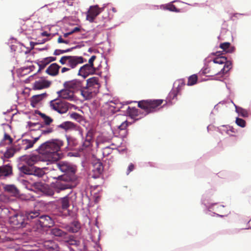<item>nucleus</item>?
<instances>
[{"label": "nucleus", "mask_w": 251, "mask_h": 251, "mask_svg": "<svg viewBox=\"0 0 251 251\" xmlns=\"http://www.w3.org/2000/svg\"><path fill=\"white\" fill-rule=\"evenodd\" d=\"M63 142L60 140L47 141L42 144L38 148V152L41 155H33L26 157V162L29 166H32L38 161L43 160L48 162L57 161L61 158V153L59 152Z\"/></svg>", "instance_id": "obj_1"}, {"label": "nucleus", "mask_w": 251, "mask_h": 251, "mask_svg": "<svg viewBox=\"0 0 251 251\" xmlns=\"http://www.w3.org/2000/svg\"><path fill=\"white\" fill-rule=\"evenodd\" d=\"M28 221L35 223L36 228L50 227L54 225V221L48 215H41L39 210L30 211L26 214Z\"/></svg>", "instance_id": "obj_2"}, {"label": "nucleus", "mask_w": 251, "mask_h": 251, "mask_svg": "<svg viewBox=\"0 0 251 251\" xmlns=\"http://www.w3.org/2000/svg\"><path fill=\"white\" fill-rule=\"evenodd\" d=\"M87 61L86 59L80 56L64 55L62 56L59 62L64 67L61 68V73L64 74L75 69L78 65Z\"/></svg>", "instance_id": "obj_3"}, {"label": "nucleus", "mask_w": 251, "mask_h": 251, "mask_svg": "<svg viewBox=\"0 0 251 251\" xmlns=\"http://www.w3.org/2000/svg\"><path fill=\"white\" fill-rule=\"evenodd\" d=\"M57 168L62 172L63 175L58 176V177L67 181L75 180V169L71 164L65 162H60L57 164Z\"/></svg>", "instance_id": "obj_4"}, {"label": "nucleus", "mask_w": 251, "mask_h": 251, "mask_svg": "<svg viewBox=\"0 0 251 251\" xmlns=\"http://www.w3.org/2000/svg\"><path fill=\"white\" fill-rule=\"evenodd\" d=\"M163 101L164 100L161 99L142 100L138 102V105L144 110L147 114H149L158 110Z\"/></svg>", "instance_id": "obj_5"}, {"label": "nucleus", "mask_w": 251, "mask_h": 251, "mask_svg": "<svg viewBox=\"0 0 251 251\" xmlns=\"http://www.w3.org/2000/svg\"><path fill=\"white\" fill-rule=\"evenodd\" d=\"M224 65V66L221 69V78L223 77V75L228 74L233 67L232 61L231 58H228V57L223 55V53L222 51H221V65ZM221 82L226 86V88L230 92V88L227 85L226 82L222 80V79H221Z\"/></svg>", "instance_id": "obj_6"}, {"label": "nucleus", "mask_w": 251, "mask_h": 251, "mask_svg": "<svg viewBox=\"0 0 251 251\" xmlns=\"http://www.w3.org/2000/svg\"><path fill=\"white\" fill-rule=\"evenodd\" d=\"M50 108L60 114L66 113L69 110V103L60 99H55L50 102Z\"/></svg>", "instance_id": "obj_7"}, {"label": "nucleus", "mask_w": 251, "mask_h": 251, "mask_svg": "<svg viewBox=\"0 0 251 251\" xmlns=\"http://www.w3.org/2000/svg\"><path fill=\"white\" fill-rule=\"evenodd\" d=\"M84 83V80L74 79L71 80L66 81L63 83V87L65 88L69 89L74 93L80 91L82 89V85Z\"/></svg>", "instance_id": "obj_8"}, {"label": "nucleus", "mask_w": 251, "mask_h": 251, "mask_svg": "<svg viewBox=\"0 0 251 251\" xmlns=\"http://www.w3.org/2000/svg\"><path fill=\"white\" fill-rule=\"evenodd\" d=\"M103 8H99L98 5L90 6L87 12L86 19L90 22H93L96 17L103 10Z\"/></svg>", "instance_id": "obj_9"}, {"label": "nucleus", "mask_w": 251, "mask_h": 251, "mask_svg": "<svg viewBox=\"0 0 251 251\" xmlns=\"http://www.w3.org/2000/svg\"><path fill=\"white\" fill-rule=\"evenodd\" d=\"M96 71V69L95 67L86 64L79 68L77 75L85 78L89 75L94 74Z\"/></svg>", "instance_id": "obj_10"}, {"label": "nucleus", "mask_w": 251, "mask_h": 251, "mask_svg": "<svg viewBox=\"0 0 251 251\" xmlns=\"http://www.w3.org/2000/svg\"><path fill=\"white\" fill-rule=\"evenodd\" d=\"M82 89H80L81 96L85 100H88L92 99L97 94V92L93 89L88 87L86 85H82Z\"/></svg>", "instance_id": "obj_11"}, {"label": "nucleus", "mask_w": 251, "mask_h": 251, "mask_svg": "<svg viewBox=\"0 0 251 251\" xmlns=\"http://www.w3.org/2000/svg\"><path fill=\"white\" fill-rule=\"evenodd\" d=\"M92 170L94 173L93 177L94 178L98 177L103 171V167L102 163L100 160L94 161L92 163Z\"/></svg>", "instance_id": "obj_12"}, {"label": "nucleus", "mask_w": 251, "mask_h": 251, "mask_svg": "<svg viewBox=\"0 0 251 251\" xmlns=\"http://www.w3.org/2000/svg\"><path fill=\"white\" fill-rule=\"evenodd\" d=\"M51 84V81L45 79H41L35 81L33 84V89L34 90H41L48 88Z\"/></svg>", "instance_id": "obj_13"}, {"label": "nucleus", "mask_w": 251, "mask_h": 251, "mask_svg": "<svg viewBox=\"0 0 251 251\" xmlns=\"http://www.w3.org/2000/svg\"><path fill=\"white\" fill-rule=\"evenodd\" d=\"M85 85L97 93L100 86L99 82V78L98 77H92L88 78L86 80V84Z\"/></svg>", "instance_id": "obj_14"}, {"label": "nucleus", "mask_w": 251, "mask_h": 251, "mask_svg": "<svg viewBox=\"0 0 251 251\" xmlns=\"http://www.w3.org/2000/svg\"><path fill=\"white\" fill-rule=\"evenodd\" d=\"M41 136V135L38 137L34 138L33 140L28 139H23L21 141L19 144L20 145V149L24 150H26L32 148L34 144L39 140Z\"/></svg>", "instance_id": "obj_15"}, {"label": "nucleus", "mask_w": 251, "mask_h": 251, "mask_svg": "<svg viewBox=\"0 0 251 251\" xmlns=\"http://www.w3.org/2000/svg\"><path fill=\"white\" fill-rule=\"evenodd\" d=\"M58 96L60 98L72 100L74 99V93L69 89L65 88L58 92Z\"/></svg>", "instance_id": "obj_16"}, {"label": "nucleus", "mask_w": 251, "mask_h": 251, "mask_svg": "<svg viewBox=\"0 0 251 251\" xmlns=\"http://www.w3.org/2000/svg\"><path fill=\"white\" fill-rule=\"evenodd\" d=\"M52 177L54 179H58L61 180L60 182H59L56 184V187L58 189L63 190L72 188V185L70 182L72 181H67L63 179H61L58 177V176H52Z\"/></svg>", "instance_id": "obj_17"}, {"label": "nucleus", "mask_w": 251, "mask_h": 251, "mask_svg": "<svg viewBox=\"0 0 251 251\" xmlns=\"http://www.w3.org/2000/svg\"><path fill=\"white\" fill-rule=\"evenodd\" d=\"M61 67L56 63L50 64L46 70V73L50 76H56L59 74Z\"/></svg>", "instance_id": "obj_18"}, {"label": "nucleus", "mask_w": 251, "mask_h": 251, "mask_svg": "<svg viewBox=\"0 0 251 251\" xmlns=\"http://www.w3.org/2000/svg\"><path fill=\"white\" fill-rule=\"evenodd\" d=\"M43 246L48 251H59V248L55 242L52 240H47L44 242Z\"/></svg>", "instance_id": "obj_19"}, {"label": "nucleus", "mask_w": 251, "mask_h": 251, "mask_svg": "<svg viewBox=\"0 0 251 251\" xmlns=\"http://www.w3.org/2000/svg\"><path fill=\"white\" fill-rule=\"evenodd\" d=\"M12 174V168L9 164L0 166V178L11 176Z\"/></svg>", "instance_id": "obj_20"}, {"label": "nucleus", "mask_w": 251, "mask_h": 251, "mask_svg": "<svg viewBox=\"0 0 251 251\" xmlns=\"http://www.w3.org/2000/svg\"><path fill=\"white\" fill-rule=\"evenodd\" d=\"M221 49L222 50V53L223 55L224 53H232L235 50V47L232 46L230 43L225 42L221 43Z\"/></svg>", "instance_id": "obj_21"}, {"label": "nucleus", "mask_w": 251, "mask_h": 251, "mask_svg": "<svg viewBox=\"0 0 251 251\" xmlns=\"http://www.w3.org/2000/svg\"><path fill=\"white\" fill-rule=\"evenodd\" d=\"M47 96L46 93L33 96L30 98V104L33 107H36L37 104Z\"/></svg>", "instance_id": "obj_22"}, {"label": "nucleus", "mask_w": 251, "mask_h": 251, "mask_svg": "<svg viewBox=\"0 0 251 251\" xmlns=\"http://www.w3.org/2000/svg\"><path fill=\"white\" fill-rule=\"evenodd\" d=\"M93 139V133L91 131L89 130L86 135L85 139L84 141L83 142L82 145V148L80 149L82 150L85 149L87 148H88L92 145Z\"/></svg>", "instance_id": "obj_23"}, {"label": "nucleus", "mask_w": 251, "mask_h": 251, "mask_svg": "<svg viewBox=\"0 0 251 251\" xmlns=\"http://www.w3.org/2000/svg\"><path fill=\"white\" fill-rule=\"evenodd\" d=\"M232 103L235 107V112L239 116L243 118H248L249 116V113L247 109L235 104L232 100H230Z\"/></svg>", "instance_id": "obj_24"}, {"label": "nucleus", "mask_w": 251, "mask_h": 251, "mask_svg": "<svg viewBox=\"0 0 251 251\" xmlns=\"http://www.w3.org/2000/svg\"><path fill=\"white\" fill-rule=\"evenodd\" d=\"M57 126L58 127L63 129L65 131L75 129L76 127L75 125L70 121L63 122Z\"/></svg>", "instance_id": "obj_25"}, {"label": "nucleus", "mask_w": 251, "mask_h": 251, "mask_svg": "<svg viewBox=\"0 0 251 251\" xmlns=\"http://www.w3.org/2000/svg\"><path fill=\"white\" fill-rule=\"evenodd\" d=\"M80 228V225L79 223L77 221H74L67 227V229L70 232L76 233L79 230Z\"/></svg>", "instance_id": "obj_26"}, {"label": "nucleus", "mask_w": 251, "mask_h": 251, "mask_svg": "<svg viewBox=\"0 0 251 251\" xmlns=\"http://www.w3.org/2000/svg\"><path fill=\"white\" fill-rule=\"evenodd\" d=\"M60 203L61 209L63 210H66L70 206V198L68 197H65L60 200Z\"/></svg>", "instance_id": "obj_27"}, {"label": "nucleus", "mask_w": 251, "mask_h": 251, "mask_svg": "<svg viewBox=\"0 0 251 251\" xmlns=\"http://www.w3.org/2000/svg\"><path fill=\"white\" fill-rule=\"evenodd\" d=\"M127 113L132 118H136L139 114V110L135 107L127 106L126 108Z\"/></svg>", "instance_id": "obj_28"}, {"label": "nucleus", "mask_w": 251, "mask_h": 251, "mask_svg": "<svg viewBox=\"0 0 251 251\" xmlns=\"http://www.w3.org/2000/svg\"><path fill=\"white\" fill-rule=\"evenodd\" d=\"M33 167L29 165H23L19 167V170L21 172L25 175H32Z\"/></svg>", "instance_id": "obj_29"}, {"label": "nucleus", "mask_w": 251, "mask_h": 251, "mask_svg": "<svg viewBox=\"0 0 251 251\" xmlns=\"http://www.w3.org/2000/svg\"><path fill=\"white\" fill-rule=\"evenodd\" d=\"M38 114L42 118L46 125L49 126L53 122V119L50 117L47 116L45 114L42 113L40 111L38 112Z\"/></svg>", "instance_id": "obj_30"}, {"label": "nucleus", "mask_w": 251, "mask_h": 251, "mask_svg": "<svg viewBox=\"0 0 251 251\" xmlns=\"http://www.w3.org/2000/svg\"><path fill=\"white\" fill-rule=\"evenodd\" d=\"M38 66H39V69L37 72V73H39L42 70H43L47 65L49 64L48 61V59L46 58H44L43 60L41 61H38L37 62Z\"/></svg>", "instance_id": "obj_31"}, {"label": "nucleus", "mask_w": 251, "mask_h": 251, "mask_svg": "<svg viewBox=\"0 0 251 251\" xmlns=\"http://www.w3.org/2000/svg\"><path fill=\"white\" fill-rule=\"evenodd\" d=\"M51 234L55 236L64 237L67 233L58 228H53L51 230Z\"/></svg>", "instance_id": "obj_32"}, {"label": "nucleus", "mask_w": 251, "mask_h": 251, "mask_svg": "<svg viewBox=\"0 0 251 251\" xmlns=\"http://www.w3.org/2000/svg\"><path fill=\"white\" fill-rule=\"evenodd\" d=\"M27 126L31 131L35 130L37 129H39L43 127L44 126L42 124L39 123H32L31 122H27Z\"/></svg>", "instance_id": "obj_33"}, {"label": "nucleus", "mask_w": 251, "mask_h": 251, "mask_svg": "<svg viewBox=\"0 0 251 251\" xmlns=\"http://www.w3.org/2000/svg\"><path fill=\"white\" fill-rule=\"evenodd\" d=\"M45 175V173L43 169L39 168L33 167L32 176H37L38 177H42Z\"/></svg>", "instance_id": "obj_34"}, {"label": "nucleus", "mask_w": 251, "mask_h": 251, "mask_svg": "<svg viewBox=\"0 0 251 251\" xmlns=\"http://www.w3.org/2000/svg\"><path fill=\"white\" fill-rule=\"evenodd\" d=\"M4 190L5 191L9 192L13 195H15L18 193V190L14 185H6L4 187Z\"/></svg>", "instance_id": "obj_35"}, {"label": "nucleus", "mask_w": 251, "mask_h": 251, "mask_svg": "<svg viewBox=\"0 0 251 251\" xmlns=\"http://www.w3.org/2000/svg\"><path fill=\"white\" fill-rule=\"evenodd\" d=\"M12 222H14V224L17 226L22 225L23 223V217L20 215H15L12 218Z\"/></svg>", "instance_id": "obj_36"}, {"label": "nucleus", "mask_w": 251, "mask_h": 251, "mask_svg": "<svg viewBox=\"0 0 251 251\" xmlns=\"http://www.w3.org/2000/svg\"><path fill=\"white\" fill-rule=\"evenodd\" d=\"M198 80V76L196 75H193L189 77L187 85L191 86L195 84Z\"/></svg>", "instance_id": "obj_37"}, {"label": "nucleus", "mask_w": 251, "mask_h": 251, "mask_svg": "<svg viewBox=\"0 0 251 251\" xmlns=\"http://www.w3.org/2000/svg\"><path fill=\"white\" fill-rule=\"evenodd\" d=\"M235 123L238 126L242 128L246 127L247 125L246 122L245 120L238 117L236 118Z\"/></svg>", "instance_id": "obj_38"}, {"label": "nucleus", "mask_w": 251, "mask_h": 251, "mask_svg": "<svg viewBox=\"0 0 251 251\" xmlns=\"http://www.w3.org/2000/svg\"><path fill=\"white\" fill-rule=\"evenodd\" d=\"M221 126L222 127V128H221V134L223 135L224 133H226V134L229 135L230 136H235L234 135L230 134L229 133V128H227V127H229V125H223Z\"/></svg>", "instance_id": "obj_39"}, {"label": "nucleus", "mask_w": 251, "mask_h": 251, "mask_svg": "<svg viewBox=\"0 0 251 251\" xmlns=\"http://www.w3.org/2000/svg\"><path fill=\"white\" fill-rule=\"evenodd\" d=\"M15 153V150L13 148H10L6 150L4 153V156L6 158H9L12 157Z\"/></svg>", "instance_id": "obj_40"}, {"label": "nucleus", "mask_w": 251, "mask_h": 251, "mask_svg": "<svg viewBox=\"0 0 251 251\" xmlns=\"http://www.w3.org/2000/svg\"><path fill=\"white\" fill-rule=\"evenodd\" d=\"M73 49V48L68 49L66 50H55L53 52V54L55 55H59L61 54L68 52L71 51Z\"/></svg>", "instance_id": "obj_41"}, {"label": "nucleus", "mask_w": 251, "mask_h": 251, "mask_svg": "<svg viewBox=\"0 0 251 251\" xmlns=\"http://www.w3.org/2000/svg\"><path fill=\"white\" fill-rule=\"evenodd\" d=\"M113 151V149L107 146L102 149V153L103 156H107L110 154Z\"/></svg>", "instance_id": "obj_42"}, {"label": "nucleus", "mask_w": 251, "mask_h": 251, "mask_svg": "<svg viewBox=\"0 0 251 251\" xmlns=\"http://www.w3.org/2000/svg\"><path fill=\"white\" fill-rule=\"evenodd\" d=\"M227 25L226 24V21H224V23L223 25V27L221 29V36H222V34H225L228 32L229 34H231L230 31H229L227 28ZM221 40L222 39L221 38Z\"/></svg>", "instance_id": "obj_43"}, {"label": "nucleus", "mask_w": 251, "mask_h": 251, "mask_svg": "<svg viewBox=\"0 0 251 251\" xmlns=\"http://www.w3.org/2000/svg\"><path fill=\"white\" fill-rule=\"evenodd\" d=\"M165 8L167 10L171 11L176 12H178L179 11V10L176 8V6L175 5H174L173 4H171V3L165 6Z\"/></svg>", "instance_id": "obj_44"}, {"label": "nucleus", "mask_w": 251, "mask_h": 251, "mask_svg": "<svg viewBox=\"0 0 251 251\" xmlns=\"http://www.w3.org/2000/svg\"><path fill=\"white\" fill-rule=\"evenodd\" d=\"M32 186L39 190H41L44 187V184L41 182H35L32 184Z\"/></svg>", "instance_id": "obj_45"}, {"label": "nucleus", "mask_w": 251, "mask_h": 251, "mask_svg": "<svg viewBox=\"0 0 251 251\" xmlns=\"http://www.w3.org/2000/svg\"><path fill=\"white\" fill-rule=\"evenodd\" d=\"M129 125V123L126 121H125L123 122L119 126V129L120 130H124L126 129V127L128 126Z\"/></svg>", "instance_id": "obj_46"}, {"label": "nucleus", "mask_w": 251, "mask_h": 251, "mask_svg": "<svg viewBox=\"0 0 251 251\" xmlns=\"http://www.w3.org/2000/svg\"><path fill=\"white\" fill-rule=\"evenodd\" d=\"M71 117L78 121H80L82 118V117L79 114L75 112L72 113L71 115Z\"/></svg>", "instance_id": "obj_47"}, {"label": "nucleus", "mask_w": 251, "mask_h": 251, "mask_svg": "<svg viewBox=\"0 0 251 251\" xmlns=\"http://www.w3.org/2000/svg\"><path fill=\"white\" fill-rule=\"evenodd\" d=\"M97 56L96 55H92L88 60V63L87 64L94 67V62L96 60Z\"/></svg>", "instance_id": "obj_48"}, {"label": "nucleus", "mask_w": 251, "mask_h": 251, "mask_svg": "<svg viewBox=\"0 0 251 251\" xmlns=\"http://www.w3.org/2000/svg\"><path fill=\"white\" fill-rule=\"evenodd\" d=\"M246 15H247V14H241V13H234L233 14H230V17H229V19H230L231 20H232V21H234V19H233L234 17L238 18V16Z\"/></svg>", "instance_id": "obj_49"}, {"label": "nucleus", "mask_w": 251, "mask_h": 251, "mask_svg": "<svg viewBox=\"0 0 251 251\" xmlns=\"http://www.w3.org/2000/svg\"><path fill=\"white\" fill-rule=\"evenodd\" d=\"M57 42L58 43H64L66 44H69L70 43V41L68 40H64L62 37L60 36L57 39Z\"/></svg>", "instance_id": "obj_50"}, {"label": "nucleus", "mask_w": 251, "mask_h": 251, "mask_svg": "<svg viewBox=\"0 0 251 251\" xmlns=\"http://www.w3.org/2000/svg\"><path fill=\"white\" fill-rule=\"evenodd\" d=\"M53 131L52 128L51 127H48L45 130H41V134H49L50 133H51Z\"/></svg>", "instance_id": "obj_51"}, {"label": "nucleus", "mask_w": 251, "mask_h": 251, "mask_svg": "<svg viewBox=\"0 0 251 251\" xmlns=\"http://www.w3.org/2000/svg\"><path fill=\"white\" fill-rule=\"evenodd\" d=\"M219 53L220 52L219 51L216 52V53L218 54L217 55L216 57H215L213 59V61L214 63L220 64V57H219L220 56Z\"/></svg>", "instance_id": "obj_52"}, {"label": "nucleus", "mask_w": 251, "mask_h": 251, "mask_svg": "<svg viewBox=\"0 0 251 251\" xmlns=\"http://www.w3.org/2000/svg\"><path fill=\"white\" fill-rule=\"evenodd\" d=\"M134 169V165L132 163H130L127 170L126 175H128Z\"/></svg>", "instance_id": "obj_53"}, {"label": "nucleus", "mask_w": 251, "mask_h": 251, "mask_svg": "<svg viewBox=\"0 0 251 251\" xmlns=\"http://www.w3.org/2000/svg\"><path fill=\"white\" fill-rule=\"evenodd\" d=\"M5 140H8L9 141V144H11L13 141L12 138L8 134H5L4 137Z\"/></svg>", "instance_id": "obj_54"}, {"label": "nucleus", "mask_w": 251, "mask_h": 251, "mask_svg": "<svg viewBox=\"0 0 251 251\" xmlns=\"http://www.w3.org/2000/svg\"><path fill=\"white\" fill-rule=\"evenodd\" d=\"M228 173L225 171H221V176H223V177H221V178H227L228 177Z\"/></svg>", "instance_id": "obj_55"}, {"label": "nucleus", "mask_w": 251, "mask_h": 251, "mask_svg": "<svg viewBox=\"0 0 251 251\" xmlns=\"http://www.w3.org/2000/svg\"><path fill=\"white\" fill-rule=\"evenodd\" d=\"M47 59H48V61L49 62V63H50V62H53L55 60H56V57H46Z\"/></svg>", "instance_id": "obj_56"}, {"label": "nucleus", "mask_w": 251, "mask_h": 251, "mask_svg": "<svg viewBox=\"0 0 251 251\" xmlns=\"http://www.w3.org/2000/svg\"><path fill=\"white\" fill-rule=\"evenodd\" d=\"M80 30H81V29L79 27H75L74 28H73L71 31V32L72 34H73L75 32H79L80 31Z\"/></svg>", "instance_id": "obj_57"}, {"label": "nucleus", "mask_w": 251, "mask_h": 251, "mask_svg": "<svg viewBox=\"0 0 251 251\" xmlns=\"http://www.w3.org/2000/svg\"><path fill=\"white\" fill-rule=\"evenodd\" d=\"M227 128H229V131L236 133L237 132V130L235 129L234 128H233V126H229V127H227Z\"/></svg>", "instance_id": "obj_58"}, {"label": "nucleus", "mask_w": 251, "mask_h": 251, "mask_svg": "<svg viewBox=\"0 0 251 251\" xmlns=\"http://www.w3.org/2000/svg\"><path fill=\"white\" fill-rule=\"evenodd\" d=\"M230 100H231L230 99H228V98H227L226 100H223L221 101V104H226L227 102H231V103H232L231 102Z\"/></svg>", "instance_id": "obj_59"}, {"label": "nucleus", "mask_w": 251, "mask_h": 251, "mask_svg": "<svg viewBox=\"0 0 251 251\" xmlns=\"http://www.w3.org/2000/svg\"><path fill=\"white\" fill-rule=\"evenodd\" d=\"M110 103H113V104H114V105L110 104V106H112V107H114V108H115V109L117 108V109H118V110H119V109H120V108H122V106H120V107H119V106H117V104H117V103H113V102H112V101H111V102H110Z\"/></svg>", "instance_id": "obj_60"}, {"label": "nucleus", "mask_w": 251, "mask_h": 251, "mask_svg": "<svg viewBox=\"0 0 251 251\" xmlns=\"http://www.w3.org/2000/svg\"><path fill=\"white\" fill-rule=\"evenodd\" d=\"M59 215L60 216H66L67 215H68V211H67L65 213H63V211H59Z\"/></svg>", "instance_id": "obj_61"}, {"label": "nucleus", "mask_w": 251, "mask_h": 251, "mask_svg": "<svg viewBox=\"0 0 251 251\" xmlns=\"http://www.w3.org/2000/svg\"><path fill=\"white\" fill-rule=\"evenodd\" d=\"M216 206H217V208H218V206H217V204H214L211 207H210L209 208V211H214V207Z\"/></svg>", "instance_id": "obj_62"}, {"label": "nucleus", "mask_w": 251, "mask_h": 251, "mask_svg": "<svg viewBox=\"0 0 251 251\" xmlns=\"http://www.w3.org/2000/svg\"><path fill=\"white\" fill-rule=\"evenodd\" d=\"M72 34L71 31L69 32H67V33H64L63 34V37L64 38H67L69 35H70Z\"/></svg>", "instance_id": "obj_63"}, {"label": "nucleus", "mask_w": 251, "mask_h": 251, "mask_svg": "<svg viewBox=\"0 0 251 251\" xmlns=\"http://www.w3.org/2000/svg\"><path fill=\"white\" fill-rule=\"evenodd\" d=\"M42 35L43 36H48V34L47 32L45 31L42 33Z\"/></svg>", "instance_id": "obj_64"}]
</instances>
